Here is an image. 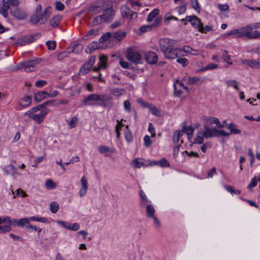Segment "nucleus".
<instances>
[{
	"mask_svg": "<svg viewBox=\"0 0 260 260\" xmlns=\"http://www.w3.org/2000/svg\"><path fill=\"white\" fill-rule=\"evenodd\" d=\"M181 21L184 22V24L186 25V21L189 22L194 27L197 28L201 32H203L204 27L200 19L196 16H187L185 19H182Z\"/></svg>",
	"mask_w": 260,
	"mask_h": 260,
	"instance_id": "obj_9",
	"label": "nucleus"
},
{
	"mask_svg": "<svg viewBox=\"0 0 260 260\" xmlns=\"http://www.w3.org/2000/svg\"><path fill=\"white\" fill-rule=\"evenodd\" d=\"M183 136V132L180 131H176L173 134V141L174 143L177 144L180 141V144L183 143V140L181 139Z\"/></svg>",
	"mask_w": 260,
	"mask_h": 260,
	"instance_id": "obj_28",
	"label": "nucleus"
},
{
	"mask_svg": "<svg viewBox=\"0 0 260 260\" xmlns=\"http://www.w3.org/2000/svg\"><path fill=\"white\" fill-rule=\"evenodd\" d=\"M123 106L124 109L126 111L128 112H130L131 111V105L128 100H126L124 102Z\"/></svg>",
	"mask_w": 260,
	"mask_h": 260,
	"instance_id": "obj_60",
	"label": "nucleus"
},
{
	"mask_svg": "<svg viewBox=\"0 0 260 260\" xmlns=\"http://www.w3.org/2000/svg\"><path fill=\"white\" fill-rule=\"evenodd\" d=\"M125 57L129 61L136 64L140 63L141 59L140 53L133 48L127 49Z\"/></svg>",
	"mask_w": 260,
	"mask_h": 260,
	"instance_id": "obj_10",
	"label": "nucleus"
},
{
	"mask_svg": "<svg viewBox=\"0 0 260 260\" xmlns=\"http://www.w3.org/2000/svg\"><path fill=\"white\" fill-rule=\"evenodd\" d=\"M28 218H21L18 220V226L20 227L25 226V228H26L27 224H28Z\"/></svg>",
	"mask_w": 260,
	"mask_h": 260,
	"instance_id": "obj_47",
	"label": "nucleus"
},
{
	"mask_svg": "<svg viewBox=\"0 0 260 260\" xmlns=\"http://www.w3.org/2000/svg\"><path fill=\"white\" fill-rule=\"evenodd\" d=\"M204 124H207L209 126L210 124H212L213 123H215L217 125V127L218 128H221L223 127V125H222L219 119L214 117L211 116H204L203 117Z\"/></svg>",
	"mask_w": 260,
	"mask_h": 260,
	"instance_id": "obj_15",
	"label": "nucleus"
},
{
	"mask_svg": "<svg viewBox=\"0 0 260 260\" xmlns=\"http://www.w3.org/2000/svg\"><path fill=\"white\" fill-rule=\"evenodd\" d=\"M181 132H183V134L184 133L186 134L188 139H190L191 138L192 134L194 132V129L191 126H185L184 125Z\"/></svg>",
	"mask_w": 260,
	"mask_h": 260,
	"instance_id": "obj_30",
	"label": "nucleus"
},
{
	"mask_svg": "<svg viewBox=\"0 0 260 260\" xmlns=\"http://www.w3.org/2000/svg\"><path fill=\"white\" fill-rule=\"evenodd\" d=\"M216 168L213 167L207 173V178H212L214 175L216 174Z\"/></svg>",
	"mask_w": 260,
	"mask_h": 260,
	"instance_id": "obj_64",
	"label": "nucleus"
},
{
	"mask_svg": "<svg viewBox=\"0 0 260 260\" xmlns=\"http://www.w3.org/2000/svg\"><path fill=\"white\" fill-rule=\"evenodd\" d=\"M167 43L168 46L165 50L164 51V54L166 57L168 59H175L180 55L179 48L177 47V41L168 39H164V43Z\"/></svg>",
	"mask_w": 260,
	"mask_h": 260,
	"instance_id": "obj_4",
	"label": "nucleus"
},
{
	"mask_svg": "<svg viewBox=\"0 0 260 260\" xmlns=\"http://www.w3.org/2000/svg\"><path fill=\"white\" fill-rule=\"evenodd\" d=\"M49 112V110L48 109H45L41 111V112L39 114H33L31 112H25L24 113V115L27 116L29 118L33 119L37 123L40 124L43 121L46 115Z\"/></svg>",
	"mask_w": 260,
	"mask_h": 260,
	"instance_id": "obj_11",
	"label": "nucleus"
},
{
	"mask_svg": "<svg viewBox=\"0 0 260 260\" xmlns=\"http://www.w3.org/2000/svg\"><path fill=\"white\" fill-rule=\"evenodd\" d=\"M95 56H91L89 59L88 61L85 63L88 66H89L90 68H92V66L95 62Z\"/></svg>",
	"mask_w": 260,
	"mask_h": 260,
	"instance_id": "obj_61",
	"label": "nucleus"
},
{
	"mask_svg": "<svg viewBox=\"0 0 260 260\" xmlns=\"http://www.w3.org/2000/svg\"><path fill=\"white\" fill-rule=\"evenodd\" d=\"M108 59V57L104 54L100 55L99 62L98 63L100 68L106 69L107 68Z\"/></svg>",
	"mask_w": 260,
	"mask_h": 260,
	"instance_id": "obj_27",
	"label": "nucleus"
},
{
	"mask_svg": "<svg viewBox=\"0 0 260 260\" xmlns=\"http://www.w3.org/2000/svg\"><path fill=\"white\" fill-rule=\"evenodd\" d=\"M48 93L46 91H41L35 95V100L36 102H39L48 98Z\"/></svg>",
	"mask_w": 260,
	"mask_h": 260,
	"instance_id": "obj_29",
	"label": "nucleus"
},
{
	"mask_svg": "<svg viewBox=\"0 0 260 260\" xmlns=\"http://www.w3.org/2000/svg\"><path fill=\"white\" fill-rule=\"evenodd\" d=\"M45 185L46 188L49 189H54L56 186V184L50 179L46 180Z\"/></svg>",
	"mask_w": 260,
	"mask_h": 260,
	"instance_id": "obj_45",
	"label": "nucleus"
},
{
	"mask_svg": "<svg viewBox=\"0 0 260 260\" xmlns=\"http://www.w3.org/2000/svg\"><path fill=\"white\" fill-rule=\"evenodd\" d=\"M236 38H243L244 40L260 39V34H238Z\"/></svg>",
	"mask_w": 260,
	"mask_h": 260,
	"instance_id": "obj_19",
	"label": "nucleus"
},
{
	"mask_svg": "<svg viewBox=\"0 0 260 260\" xmlns=\"http://www.w3.org/2000/svg\"><path fill=\"white\" fill-rule=\"evenodd\" d=\"M115 15L114 11L112 8H108L104 10L101 16L105 22H108L113 19Z\"/></svg>",
	"mask_w": 260,
	"mask_h": 260,
	"instance_id": "obj_14",
	"label": "nucleus"
},
{
	"mask_svg": "<svg viewBox=\"0 0 260 260\" xmlns=\"http://www.w3.org/2000/svg\"><path fill=\"white\" fill-rule=\"evenodd\" d=\"M40 62L39 59L28 60L21 62L16 66L17 70L23 69L26 72H30L36 70V65Z\"/></svg>",
	"mask_w": 260,
	"mask_h": 260,
	"instance_id": "obj_8",
	"label": "nucleus"
},
{
	"mask_svg": "<svg viewBox=\"0 0 260 260\" xmlns=\"http://www.w3.org/2000/svg\"><path fill=\"white\" fill-rule=\"evenodd\" d=\"M120 10L121 15L124 18H126V17L128 16V15L131 14V13L132 11L129 8L125 5L121 7Z\"/></svg>",
	"mask_w": 260,
	"mask_h": 260,
	"instance_id": "obj_32",
	"label": "nucleus"
},
{
	"mask_svg": "<svg viewBox=\"0 0 260 260\" xmlns=\"http://www.w3.org/2000/svg\"><path fill=\"white\" fill-rule=\"evenodd\" d=\"M159 9H155L149 14L147 18V21L148 22H151L154 20V22L151 25H146L141 26L140 28L141 32L154 31L156 27L160 25L161 18L157 17L159 14Z\"/></svg>",
	"mask_w": 260,
	"mask_h": 260,
	"instance_id": "obj_3",
	"label": "nucleus"
},
{
	"mask_svg": "<svg viewBox=\"0 0 260 260\" xmlns=\"http://www.w3.org/2000/svg\"><path fill=\"white\" fill-rule=\"evenodd\" d=\"M51 14V7H48L42 13H35L30 18V21L32 24L45 23Z\"/></svg>",
	"mask_w": 260,
	"mask_h": 260,
	"instance_id": "obj_6",
	"label": "nucleus"
},
{
	"mask_svg": "<svg viewBox=\"0 0 260 260\" xmlns=\"http://www.w3.org/2000/svg\"><path fill=\"white\" fill-rule=\"evenodd\" d=\"M218 66L217 64L211 63L200 69L199 72H202L207 70H214L217 68Z\"/></svg>",
	"mask_w": 260,
	"mask_h": 260,
	"instance_id": "obj_35",
	"label": "nucleus"
},
{
	"mask_svg": "<svg viewBox=\"0 0 260 260\" xmlns=\"http://www.w3.org/2000/svg\"><path fill=\"white\" fill-rule=\"evenodd\" d=\"M146 61L149 64H154L157 61V56L153 52H149L145 54Z\"/></svg>",
	"mask_w": 260,
	"mask_h": 260,
	"instance_id": "obj_22",
	"label": "nucleus"
},
{
	"mask_svg": "<svg viewBox=\"0 0 260 260\" xmlns=\"http://www.w3.org/2000/svg\"><path fill=\"white\" fill-rule=\"evenodd\" d=\"M55 9L57 11H63L64 9V5L60 1L55 3Z\"/></svg>",
	"mask_w": 260,
	"mask_h": 260,
	"instance_id": "obj_54",
	"label": "nucleus"
},
{
	"mask_svg": "<svg viewBox=\"0 0 260 260\" xmlns=\"http://www.w3.org/2000/svg\"><path fill=\"white\" fill-rule=\"evenodd\" d=\"M40 38L39 34H28L20 38L12 37V40L16 39L14 44L17 46H23L31 43Z\"/></svg>",
	"mask_w": 260,
	"mask_h": 260,
	"instance_id": "obj_7",
	"label": "nucleus"
},
{
	"mask_svg": "<svg viewBox=\"0 0 260 260\" xmlns=\"http://www.w3.org/2000/svg\"><path fill=\"white\" fill-rule=\"evenodd\" d=\"M80 229V225L78 223H71L69 224L68 230L76 231Z\"/></svg>",
	"mask_w": 260,
	"mask_h": 260,
	"instance_id": "obj_53",
	"label": "nucleus"
},
{
	"mask_svg": "<svg viewBox=\"0 0 260 260\" xmlns=\"http://www.w3.org/2000/svg\"><path fill=\"white\" fill-rule=\"evenodd\" d=\"M103 22H105L101 15H99L93 18L92 24L93 25H98Z\"/></svg>",
	"mask_w": 260,
	"mask_h": 260,
	"instance_id": "obj_37",
	"label": "nucleus"
},
{
	"mask_svg": "<svg viewBox=\"0 0 260 260\" xmlns=\"http://www.w3.org/2000/svg\"><path fill=\"white\" fill-rule=\"evenodd\" d=\"M144 141L145 146L147 147L150 146L152 143V141L150 139V138L148 136H146L144 137Z\"/></svg>",
	"mask_w": 260,
	"mask_h": 260,
	"instance_id": "obj_62",
	"label": "nucleus"
},
{
	"mask_svg": "<svg viewBox=\"0 0 260 260\" xmlns=\"http://www.w3.org/2000/svg\"><path fill=\"white\" fill-rule=\"evenodd\" d=\"M137 102L138 103H139L140 105H141L144 108H148L149 107V105H150L149 103H146V102H145L144 100H143L141 98L138 99L137 100Z\"/></svg>",
	"mask_w": 260,
	"mask_h": 260,
	"instance_id": "obj_63",
	"label": "nucleus"
},
{
	"mask_svg": "<svg viewBox=\"0 0 260 260\" xmlns=\"http://www.w3.org/2000/svg\"><path fill=\"white\" fill-rule=\"evenodd\" d=\"M3 170L7 175H11L15 178L17 174V168L12 164L7 165L3 168Z\"/></svg>",
	"mask_w": 260,
	"mask_h": 260,
	"instance_id": "obj_17",
	"label": "nucleus"
},
{
	"mask_svg": "<svg viewBox=\"0 0 260 260\" xmlns=\"http://www.w3.org/2000/svg\"><path fill=\"white\" fill-rule=\"evenodd\" d=\"M148 108L153 115L156 116H160V112L155 106L150 104Z\"/></svg>",
	"mask_w": 260,
	"mask_h": 260,
	"instance_id": "obj_39",
	"label": "nucleus"
},
{
	"mask_svg": "<svg viewBox=\"0 0 260 260\" xmlns=\"http://www.w3.org/2000/svg\"><path fill=\"white\" fill-rule=\"evenodd\" d=\"M199 134L202 135L205 138L219 136L228 137L229 136V133L223 130H218L216 128H210L207 124L204 125L203 131L199 132Z\"/></svg>",
	"mask_w": 260,
	"mask_h": 260,
	"instance_id": "obj_5",
	"label": "nucleus"
},
{
	"mask_svg": "<svg viewBox=\"0 0 260 260\" xmlns=\"http://www.w3.org/2000/svg\"><path fill=\"white\" fill-rule=\"evenodd\" d=\"M110 93L114 96H120L125 93V90L114 88L110 90Z\"/></svg>",
	"mask_w": 260,
	"mask_h": 260,
	"instance_id": "obj_33",
	"label": "nucleus"
},
{
	"mask_svg": "<svg viewBox=\"0 0 260 260\" xmlns=\"http://www.w3.org/2000/svg\"><path fill=\"white\" fill-rule=\"evenodd\" d=\"M98 94L93 93L89 94L83 100V103L84 105H94V103L92 102V101H98Z\"/></svg>",
	"mask_w": 260,
	"mask_h": 260,
	"instance_id": "obj_21",
	"label": "nucleus"
},
{
	"mask_svg": "<svg viewBox=\"0 0 260 260\" xmlns=\"http://www.w3.org/2000/svg\"><path fill=\"white\" fill-rule=\"evenodd\" d=\"M242 63L244 64H246L252 69H260V58L256 60L250 59V60H243Z\"/></svg>",
	"mask_w": 260,
	"mask_h": 260,
	"instance_id": "obj_16",
	"label": "nucleus"
},
{
	"mask_svg": "<svg viewBox=\"0 0 260 260\" xmlns=\"http://www.w3.org/2000/svg\"><path fill=\"white\" fill-rule=\"evenodd\" d=\"M140 207L141 208L145 209L146 217L151 219L153 222V225L155 229H158L161 226V222L158 218L155 216V210L151 203L142 190L140 191Z\"/></svg>",
	"mask_w": 260,
	"mask_h": 260,
	"instance_id": "obj_2",
	"label": "nucleus"
},
{
	"mask_svg": "<svg viewBox=\"0 0 260 260\" xmlns=\"http://www.w3.org/2000/svg\"><path fill=\"white\" fill-rule=\"evenodd\" d=\"M69 54L70 52L69 51L61 52L57 55V59L59 60H61L64 58L68 57Z\"/></svg>",
	"mask_w": 260,
	"mask_h": 260,
	"instance_id": "obj_52",
	"label": "nucleus"
},
{
	"mask_svg": "<svg viewBox=\"0 0 260 260\" xmlns=\"http://www.w3.org/2000/svg\"><path fill=\"white\" fill-rule=\"evenodd\" d=\"M205 78L204 77H193L188 78V82L191 84H199L201 85L205 81Z\"/></svg>",
	"mask_w": 260,
	"mask_h": 260,
	"instance_id": "obj_25",
	"label": "nucleus"
},
{
	"mask_svg": "<svg viewBox=\"0 0 260 260\" xmlns=\"http://www.w3.org/2000/svg\"><path fill=\"white\" fill-rule=\"evenodd\" d=\"M91 68H90L89 66L87 65L86 63H84L80 69L79 74L82 75H85L91 69Z\"/></svg>",
	"mask_w": 260,
	"mask_h": 260,
	"instance_id": "obj_44",
	"label": "nucleus"
},
{
	"mask_svg": "<svg viewBox=\"0 0 260 260\" xmlns=\"http://www.w3.org/2000/svg\"><path fill=\"white\" fill-rule=\"evenodd\" d=\"M260 27V23H253L240 29H236L230 32H250L254 29Z\"/></svg>",
	"mask_w": 260,
	"mask_h": 260,
	"instance_id": "obj_13",
	"label": "nucleus"
},
{
	"mask_svg": "<svg viewBox=\"0 0 260 260\" xmlns=\"http://www.w3.org/2000/svg\"><path fill=\"white\" fill-rule=\"evenodd\" d=\"M61 16L60 15H56L53 16L49 21V24L53 28L57 27L61 19Z\"/></svg>",
	"mask_w": 260,
	"mask_h": 260,
	"instance_id": "obj_26",
	"label": "nucleus"
},
{
	"mask_svg": "<svg viewBox=\"0 0 260 260\" xmlns=\"http://www.w3.org/2000/svg\"><path fill=\"white\" fill-rule=\"evenodd\" d=\"M46 45L49 50H53L55 49L56 43L54 41H47L46 42Z\"/></svg>",
	"mask_w": 260,
	"mask_h": 260,
	"instance_id": "obj_46",
	"label": "nucleus"
},
{
	"mask_svg": "<svg viewBox=\"0 0 260 260\" xmlns=\"http://www.w3.org/2000/svg\"><path fill=\"white\" fill-rule=\"evenodd\" d=\"M137 13L132 11L131 14L128 15V16L126 17V19L128 22H133L137 19Z\"/></svg>",
	"mask_w": 260,
	"mask_h": 260,
	"instance_id": "obj_49",
	"label": "nucleus"
},
{
	"mask_svg": "<svg viewBox=\"0 0 260 260\" xmlns=\"http://www.w3.org/2000/svg\"><path fill=\"white\" fill-rule=\"evenodd\" d=\"M221 57L229 64H232V62L230 61L231 59V56L228 55L226 50H223L221 55Z\"/></svg>",
	"mask_w": 260,
	"mask_h": 260,
	"instance_id": "obj_41",
	"label": "nucleus"
},
{
	"mask_svg": "<svg viewBox=\"0 0 260 260\" xmlns=\"http://www.w3.org/2000/svg\"><path fill=\"white\" fill-rule=\"evenodd\" d=\"M204 137L198 133V136L196 137L194 141L196 143L202 144L204 143Z\"/></svg>",
	"mask_w": 260,
	"mask_h": 260,
	"instance_id": "obj_57",
	"label": "nucleus"
},
{
	"mask_svg": "<svg viewBox=\"0 0 260 260\" xmlns=\"http://www.w3.org/2000/svg\"><path fill=\"white\" fill-rule=\"evenodd\" d=\"M132 165L134 168H140L148 166L147 163L141 158H135L132 162Z\"/></svg>",
	"mask_w": 260,
	"mask_h": 260,
	"instance_id": "obj_23",
	"label": "nucleus"
},
{
	"mask_svg": "<svg viewBox=\"0 0 260 260\" xmlns=\"http://www.w3.org/2000/svg\"><path fill=\"white\" fill-rule=\"evenodd\" d=\"M125 37V34H104L100 38L99 43L93 42L86 49L87 53L90 54L99 48L111 47L121 41Z\"/></svg>",
	"mask_w": 260,
	"mask_h": 260,
	"instance_id": "obj_1",
	"label": "nucleus"
},
{
	"mask_svg": "<svg viewBox=\"0 0 260 260\" xmlns=\"http://www.w3.org/2000/svg\"><path fill=\"white\" fill-rule=\"evenodd\" d=\"M258 181V177H253L248 185L247 186V188L250 190H252V188L256 186Z\"/></svg>",
	"mask_w": 260,
	"mask_h": 260,
	"instance_id": "obj_40",
	"label": "nucleus"
},
{
	"mask_svg": "<svg viewBox=\"0 0 260 260\" xmlns=\"http://www.w3.org/2000/svg\"><path fill=\"white\" fill-rule=\"evenodd\" d=\"M59 209V205L55 202H52L50 205V210L52 213H56Z\"/></svg>",
	"mask_w": 260,
	"mask_h": 260,
	"instance_id": "obj_42",
	"label": "nucleus"
},
{
	"mask_svg": "<svg viewBox=\"0 0 260 260\" xmlns=\"http://www.w3.org/2000/svg\"><path fill=\"white\" fill-rule=\"evenodd\" d=\"M178 50L180 52V55L184 56L185 55L183 52L190 54L191 50H192V48L188 46H185L182 48H179Z\"/></svg>",
	"mask_w": 260,
	"mask_h": 260,
	"instance_id": "obj_36",
	"label": "nucleus"
},
{
	"mask_svg": "<svg viewBox=\"0 0 260 260\" xmlns=\"http://www.w3.org/2000/svg\"><path fill=\"white\" fill-rule=\"evenodd\" d=\"M228 129L230 130V134H238L241 133V130L236 128V126L234 123H230L228 125Z\"/></svg>",
	"mask_w": 260,
	"mask_h": 260,
	"instance_id": "obj_38",
	"label": "nucleus"
},
{
	"mask_svg": "<svg viewBox=\"0 0 260 260\" xmlns=\"http://www.w3.org/2000/svg\"><path fill=\"white\" fill-rule=\"evenodd\" d=\"M98 101L99 102V105L104 107L111 108L113 106V103L111 102L112 97L105 94H98Z\"/></svg>",
	"mask_w": 260,
	"mask_h": 260,
	"instance_id": "obj_12",
	"label": "nucleus"
},
{
	"mask_svg": "<svg viewBox=\"0 0 260 260\" xmlns=\"http://www.w3.org/2000/svg\"><path fill=\"white\" fill-rule=\"evenodd\" d=\"M124 137L128 143H130L133 140V136L131 131L129 129L126 131L124 133Z\"/></svg>",
	"mask_w": 260,
	"mask_h": 260,
	"instance_id": "obj_48",
	"label": "nucleus"
},
{
	"mask_svg": "<svg viewBox=\"0 0 260 260\" xmlns=\"http://www.w3.org/2000/svg\"><path fill=\"white\" fill-rule=\"evenodd\" d=\"M78 119L76 117H73L69 122V125L71 128L75 127L77 123Z\"/></svg>",
	"mask_w": 260,
	"mask_h": 260,
	"instance_id": "obj_56",
	"label": "nucleus"
},
{
	"mask_svg": "<svg viewBox=\"0 0 260 260\" xmlns=\"http://www.w3.org/2000/svg\"><path fill=\"white\" fill-rule=\"evenodd\" d=\"M81 187L79 190V195L80 197L84 196L88 189V183L86 178L83 176L81 179Z\"/></svg>",
	"mask_w": 260,
	"mask_h": 260,
	"instance_id": "obj_20",
	"label": "nucleus"
},
{
	"mask_svg": "<svg viewBox=\"0 0 260 260\" xmlns=\"http://www.w3.org/2000/svg\"><path fill=\"white\" fill-rule=\"evenodd\" d=\"M148 166H158L160 167H162V159H160L159 161H150L148 164Z\"/></svg>",
	"mask_w": 260,
	"mask_h": 260,
	"instance_id": "obj_59",
	"label": "nucleus"
},
{
	"mask_svg": "<svg viewBox=\"0 0 260 260\" xmlns=\"http://www.w3.org/2000/svg\"><path fill=\"white\" fill-rule=\"evenodd\" d=\"M191 5L192 8L198 13L200 12V7L198 0H192Z\"/></svg>",
	"mask_w": 260,
	"mask_h": 260,
	"instance_id": "obj_51",
	"label": "nucleus"
},
{
	"mask_svg": "<svg viewBox=\"0 0 260 260\" xmlns=\"http://www.w3.org/2000/svg\"><path fill=\"white\" fill-rule=\"evenodd\" d=\"M177 62L180 63L183 67H186L188 64V60L185 58H180L177 59Z\"/></svg>",
	"mask_w": 260,
	"mask_h": 260,
	"instance_id": "obj_55",
	"label": "nucleus"
},
{
	"mask_svg": "<svg viewBox=\"0 0 260 260\" xmlns=\"http://www.w3.org/2000/svg\"><path fill=\"white\" fill-rule=\"evenodd\" d=\"M98 150L102 154L106 153L107 152H110L111 153H113L115 152V150L114 148L110 149L109 147L105 145H101L99 146L98 148Z\"/></svg>",
	"mask_w": 260,
	"mask_h": 260,
	"instance_id": "obj_31",
	"label": "nucleus"
},
{
	"mask_svg": "<svg viewBox=\"0 0 260 260\" xmlns=\"http://www.w3.org/2000/svg\"><path fill=\"white\" fill-rule=\"evenodd\" d=\"M12 229L10 225H6L1 226L0 225V233H4L6 232H10L11 231Z\"/></svg>",
	"mask_w": 260,
	"mask_h": 260,
	"instance_id": "obj_58",
	"label": "nucleus"
},
{
	"mask_svg": "<svg viewBox=\"0 0 260 260\" xmlns=\"http://www.w3.org/2000/svg\"><path fill=\"white\" fill-rule=\"evenodd\" d=\"M225 188L226 190L230 193H231L232 194H240L241 193V191L239 190H235L234 188L231 186H226Z\"/></svg>",
	"mask_w": 260,
	"mask_h": 260,
	"instance_id": "obj_50",
	"label": "nucleus"
},
{
	"mask_svg": "<svg viewBox=\"0 0 260 260\" xmlns=\"http://www.w3.org/2000/svg\"><path fill=\"white\" fill-rule=\"evenodd\" d=\"M69 48L71 49V51H69L70 54L72 53L79 54L81 53L83 50V47L82 45L78 43L71 44Z\"/></svg>",
	"mask_w": 260,
	"mask_h": 260,
	"instance_id": "obj_24",
	"label": "nucleus"
},
{
	"mask_svg": "<svg viewBox=\"0 0 260 260\" xmlns=\"http://www.w3.org/2000/svg\"><path fill=\"white\" fill-rule=\"evenodd\" d=\"M31 102V99L29 96L23 98L20 103V105L23 107H26L30 105Z\"/></svg>",
	"mask_w": 260,
	"mask_h": 260,
	"instance_id": "obj_34",
	"label": "nucleus"
},
{
	"mask_svg": "<svg viewBox=\"0 0 260 260\" xmlns=\"http://www.w3.org/2000/svg\"><path fill=\"white\" fill-rule=\"evenodd\" d=\"M11 14L18 20H22L26 18V14L25 12L21 11L18 8H15L10 11Z\"/></svg>",
	"mask_w": 260,
	"mask_h": 260,
	"instance_id": "obj_18",
	"label": "nucleus"
},
{
	"mask_svg": "<svg viewBox=\"0 0 260 260\" xmlns=\"http://www.w3.org/2000/svg\"><path fill=\"white\" fill-rule=\"evenodd\" d=\"M226 84L228 86H232L236 90H239V87L238 86L237 81L235 80H227L225 82Z\"/></svg>",
	"mask_w": 260,
	"mask_h": 260,
	"instance_id": "obj_43",
	"label": "nucleus"
}]
</instances>
